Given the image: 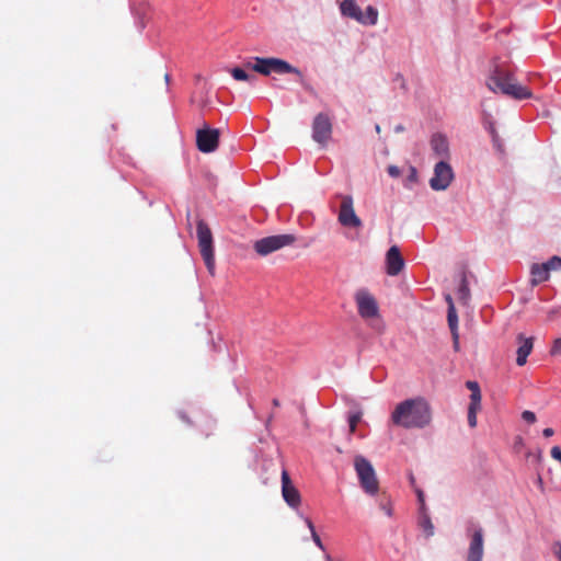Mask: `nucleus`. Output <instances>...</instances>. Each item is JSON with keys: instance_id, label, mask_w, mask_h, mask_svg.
I'll return each instance as SVG.
<instances>
[{"instance_id": "nucleus-1", "label": "nucleus", "mask_w": 561, "mask_h": 561, "mask_svg": "<svg viewBox=\"0 0 561 561\" xmlns=\"http://www.w3.org/2000/svg\"><path fill=\"white\" fill-rule=\"evenodd\" d=\"M390 419L403 428H424L432 422V408L422 397L407 399L396 405Z\"/></svg>"}, {"instance_id": "nucleus-2", "label": "nucleus", "mask_w": 561, "mask_h": 561, "mask_svg": "<svg viewBox=\"0 0 561 561\" xmlns=\"http://www.w3.org/2000/svg\"><path fill=\"white\" fill-rule=\"evenodd\" d=\"M486 85L491 91L495 93L500 92L514 100H525L533 96L531 91L527 87L518 83L514 72L503 65L494 67L488 78Z\"/></svg>"}, {"instance_id": "nucleus-3", "label": "nucleus", "mask_w": 561, "mask_h": 561, "mask_svg": "<svg viewBox=\"0 0 561 561\" xmlns=\"http://www.w3.org/2000/svg\"><path fill=\"white\" fill-rule=\"evenodd\" d=\"M252 60L253 61H251V60L245 61L244 67L247 69H251V70H253L260 75H263V76H270L272 72H275V73H280V75L282 73H295L298 77H302L301 71L298 68L291 66L286 60H283L279 58L253 57Z\"/></svg>"}, {"instance_id": "nucleus-4", "label": "nucleus", "mask_w": 561, "mask_h": 561, "mask_svg": "<svg viewBox=\"0 0 561 561\" xmlns=\"http://www.w3.org/2000/svg\"><path fill=\"white\" fill-rule=\"evenodd\" d=\"M354 469L356 471L359 485L368 495H376L379 492V481L371 462L362 455L354 458Z\"/></svg>"}, {"instance_id": "nucleus-5", "label": "nucleus", "mask_w": 561, "mask_h": 561, "mask_svg": "<svg viewBox=\"0 0 561 561\" xmlns=\"http://www.w3.org/2000/svg\"><path fill=\"white\" fill-rule=\"evenodd\" d=\"M197 241L201 255L205 262L208 272L215 274V254L213 233L208 225L199 219L196 225Z\"/></svg>"}, {"instance_id": "nucleus-6", "label": "nucleus", "mask_w": 561, "mask_h": 561, "mask_svg": "<svg viewBox=\"0 0 561 561\" xmlns=\"http://www.w3.org/2000/svg\"><path fill=\"white\" fill-rule=\"evenodd\" d=\"M296 237L290 233L276 234L262 238L256 240L253 244V249L261 256H266L277 250L294 244Z\"/></svg>"}, {"instance_id": "nucleus-7", "label": "nucleus", "mask_w": 561, "mask_h": 561, "mask_svg": "<svg viewBox=\"0 0 561 561\" xmlns=\"http://www.w3.org/2000/svg\"><path fill=\"white\" fill-rule=\"evenodd\" d=\"M354 299L357 306L358 314L365 319H374L379 317V306L371 293H369L365 288L358 289L355 295Z\"/></svg>"}, {"instance_id": "nucleus-8", "label": "nucleus", "mask_w": 561, "mask_h": 561, "mask_svg": "<svg viewBox=\"0 0 561 561\" xmlns=\"http://www.w3.org/2000/svg\"><path fill=\"white\" fill-rule=\"evenodd\" d=\"M339 222L346 228H359L363 222L356 215L354 209V202L351 195L341 196V205L337 215Z\"/></svg>"}, {"instance_id": "nucleus-9", "label": "nucleus", "mask_w": 561, "mask_h": 561, "mask_svg": "<svg viewBox=\"0 0 561 561\" xmlns=\"http://www.w3.org/2000/svg\"><path fill=\"white\" fill-rule=\"evenodd\" d=\"M332 122L328 114L319 113L312 122V139L321 145L327 146L332 136Z\"/></svg>"}, {"instance_id": "nucleus-10", "label": "nucleus", "mask_w": 561, "mask_h": 561, "mask_svg": "<svg viewBox=\"0 0 561 561\" xmlns=\"http://www.w3.org/2000/svg\"><path fill=\"white\" fill-rule=\"evenodd\" d=\"M453 179L454 172L451 167L442 160L434 168V175L430 181V185L434 191H444L450 185Z\"/></svg>"}, {"instance_id": "nucleus-11", "label": "nucleus", "mask_w": 561, "mask_h": 561, "mask_svg": "<svg viewBox=\"0 0 561 561\" xmlns=\"http://www.w3.org/2000/svg\"><path fill=\"white\" fill-rule=\"evenodd\" d=\"M219 145V130L205 127L196 133V146L204 153L214 152Z\"/></svg>"}, {"instance_id": "nucleus-12", "label": "nucleus", "mask_w": 561, "mask_h": 561, "mask_svg": "<svg viewBox=\"0 0 561 561\" xmlns=\"http://www.w3.org/2000/svg\"><path fill=\"white\" fill-rule=\"evenodd\" d=\"M282 494L284 501L293 508H297L301 503V496L296 486L293 485L289 474L286 470L282 472Z\"/></svg>"}, {"instance_id": "nucleus-13", "label": "nucleus", "mask_w": 561, "mask_h": 561, "mask_svg": "<svg viewBox=\"0 0 561 561\" xmlns=\"http://www.w3.org/2000/svg\"><path fill=\"white\" fill-rule=\"evenodd\" d=\"M387 274L397 276L404 267V260L397 245H392L386 254Z\"/></svg>"}, {"instance_id": "nucleus-14", "label": "nucleus", "mask_w": 561, "mask_h": 561, "mask_svg": "<svg viewBox=\"0 0 561 561\" xmlns=\"http://www.w3.org/2000/svg\"><path fill=\"white\" fill-rule=\"evenodd\" d=\"M483 558V530L473 531L467 553V561H482Z\"/></svg>"}, {"instance_id": "nucleus-15", "label": "nucleus", "mask_w": 561, "mask_h": 561, "mask_svg": "<svg viewBox=\"0 0 561 561\" xmlns=\"http://www.w3.org/2000/svg\"><path fill=\"white\" fill-rule=\"evenodd\" d=\"M518 341V348H517V357H516V364L518 366H524L527 362L528 355L531 353L534 347V339L533 337H525L523 334H519L517 336Z\"/></svg>"}, {"instance_id": "nucleus-16", "label": "nucleus", "mask_w": 561, "mask_h": 561, "mask_svg": "<svg viewBox=\"0 0 561 561\" xmlns=\"http://www.w3.org/2000/svg\"><path fill=\"white\" fill-rule=\"evenodd\" d=\"M341 13L345 16L352 18L356 20L357 22H363L365 20V16L363 14V11L357 5L355 0H344L341 5Z\"/></svg>"}, {"instance_id": "nucleus-17", "label": "nucleus", "mask_w": 561, "mask_h": 561, "mask_svg": "<svg viewBox=\"0 0 561 561\" xmlns=\"http://www.w3.org/2000/svg\"><path fill=\"white\" fill-rule=\"evenodd\" d=\"M431 147L438 158H447L449 154L448 140L440 134H436L432 137Z\"/></svg>"}, {"instance_id": "nucleus-18", "label": "nucleus", "mask_w": 561, "mask_h": 561, "mask_svg": "<svg viewBox=\"0 0 561 561\" xmlns=\"http://www.w3.org/2000/svg\"><path fill=\"white\" fill-rule=\"evenodd\" d=\"M531 273V284L538 285L549 279L550 272L548 271L545 263L542 264H534L530 270Z\"/></svg>"}, {"instance_id": "nucleus-19", "label": "nucleus", "mask_w": 561, "mask_h": 561, "mask_svg": "<svg viewBox=\"0 0 561 561\" xmlns=\"http://www.w3.org/2000/svg\"><path fill=\"white\" fill-rule=\"evenodd\" d=\"M467 388L471 391L470 403L481 404V390L477 381L469 380L466 382Z\"/></svg>"}, {"instance_id": "nucleus-20", "label": "nucleus", "mask_w": 561, "mask_h": 561, "mask_svg": "<svg viewBox=\"0 0 561 561\" xmlns=\"http://www.w3.org/2000/svg\"><path fill=\"white\" fill-rule=\"evenodd\" d=\"M447 321L451 332H458V316L454 304H450L447 312Z\"/></svg>"}, {"instance_id": "nucleus-21", "label": "nucleus", "mask_w": 561, "mask_h": 561, "mask_svg": "<svg viewBox=\"0 0 561 561\" xmlns=\"http://www.w3.org/2000/svg\"><path fill=\"white\" fill-rule=\"evenodd\" d=\"M363 14L365 16L363 24L375 25L377 23L378 11L376 8L368 5Z\"/></svg>"}, {"instance_id": "nucleus-22", "label": "nucleus", "mask_w": 561, "mask_h": 561, "mask_svg": "<svg viewBox=\"0 0 561 561\" xmlns=\"http://www.w3.org/2000/svg\"><path fill=\"white\" fill-rule=\"evenodd\" d=\"M230 73L237 81H251L255 79L254 76L249 75L244 69L239 67L231 69Z\"/></svg>"}, {"instance_id": "nucleus-23", "label": "nucleus", "mask_w": 561, "mask_h": 561, "mask_svg": "<svg viewBox=\"0 0 561 561\" xmlns=\"http://www.w3.org/2000/svg\"><path fill=\"white\" fill-rule=\"evenodd\" d=\"M481 410V404L469 403L468 407V424L470 427L477 426V413Z\"/></svg>"}, {"instance_id": "nucleus-24", "label": "nucleus", "mask_w": 561, "mask_h": 561, "mask_svg": "<svg viewBox=\"0 0 561 561\" xmlns=\"http://www.w3.org/2000/svg\"><path fill=\"white\" fill-rule=\"evenodd\" d=\"M305 523L307 525V527L309 528L310 533H311V538L313 540V542L321 549V550H324V546L321 541V538L319 537V535L317 534L316 529H314V525L312 523V520L308 517L305 518Z\"/></svg>"}, {"instance_id": "nucleus-25", "label": "nucleus", "mask_w": 561, "mask_h": 561, "mask_svg": "<svg viewBox=\"0 0 561 561\" xmlns=\"http://www.w3.org/2000/svg\"><path fill=\"white\" fill-rule=\"evenodd\" d=\"M360 420H362V413L360 412L352 413L348 416V431H350V434H354L356 432L357 424L360 422Z\"/></svg>"}, {"instance_id": "nucleus-26", "label": "nucleus", "mask_w": 561, "mask_h": 561, "mask_svg": "<svg viewBox=\"0 0 561 561\" xmlns=\"http://www.w3.org/2000/svg\"><path fill=\"white\" fill-rule=\"evenodd\" d=\"M420 526L423 528L424 533L427 537H431L434 535V526L431 522V518L428 516H423L420 520Z\"/></svg>"}, {"instance_id": "nucleus-27", "label": "nucleus", "mask_w": 561, "mask_h": 561, "mask_svg": "<svg viewBox=\"0 0 561 561\" xmlns=\"http://www.w3.org/2000/svg\"><path fill=\"white\" fill-rule=\"evenodd\" d=\"M545 265L547 266L548 271H559L561 270V257L560 256H552L547 262H545Z\"/></svg>"}, {"instance_id": "nucleus-28", "label": "nucleus", "mask_w": 561, "mask_h": 561, "mask_svg": "<svg viewBox=\"0 0 561 561\" xmlns=\"http://www.w3.org/2000/svg\"><path fill=\"white\" fill-rule=\"evenodd\" d=\"M490 133L492 135V140H493V145L494 147L499 150V151H503V145L500 140V137L495 130V128L493 126L490 127Z\"/></svg>"}, {"instance_id": "nucleus-29", "label": "nucleus", "mask_w": 561, "mask_h": 561, "mask_svg": "<svg viewBox=\"0 0 561 561\" xmlns=\"http://www.w3.org/2000/svg\"><path fill=\"white\" fill-rule=\"evenodd\" d=\"M522 419L529 424H534L537 421L536 414L528 410L522 413Z\"/></svg>"}, {"instance_id": "nucleus-30", "label": "nucleus", "mask_w": 561, "mask_h": 561, "mask_svg": "<svg viewBox=\"0 0 561 561\" xmlns=\"http://www.w3.org/2000/svg\"><path fill=\"white\" fill-rule=\"evenodd\" d=\"M550 354L553 356L561 355V337L554 340Z\"/></svg>"}, {"instance_id": "nucleus-31", "label": "nucleus", "mask_w": 561, "mask_h": 561, "mask_svg": "<svg viewBox=\"0 0 561 561\" xmlns=\"http://www.w3.org/2000/svg\"><path fill=\"white\" fill-rule=\"evenodd\" d=\"M551 457L561 462V449L558 446L551 448Z\"/></svg>"}, {"instance_id": "nucleus-32", "label": "nucleus", "mask_w": 561, "mask_h": 561, "mask_svg": "<svg viewBox=\"0 0 561 561\" xmlns=\"http://www.w3.org/2000/svg\"><path fill=\"white\" fill-rule=\"evenodd\" d=\"M387 171L392 178H398L400 175V169L397 165H389Z\"/></svg>"}, {"instance_id": "nucleus-33", "label": "nucleus", "mask_w": 561, "mask_h": 561, "mask_svg": "<svg viewBox=\"0 0 561 561\" xmlns=\"http://www.w3.org/2000/svg\"><path fill=\"white\" fill-rule=\"evenodd\" d=\"M553 553L557 557L558 561H561V542L557 541L553 543Z\"/></svg>"}, {"instance_id": "nucleus-34", "label": "nucleus", "mask_w": 561, "mask_h": 561, "mask_svg": "<svg viewBox=\"0 0 561 561\" xmlns=\"http://www.w3.org/2000/svg\"><path fill=\"white\" fill-rule=\"evenodd\" d=\"M451 334H453V340H454V348L456 351H458L459 350V334H458V332H451Z\"/></svg>"}, {"instance_id": "nucleus-35", "label": "nucleus", "mask_w": 561, "mask_h": 561, "mask_svg": "<svg viewBox=\"0 0 561 561\" xmlns=\"http://www.w3.org/2000/svg\"><path fill=\"white\" fill-rule=\"evenodd\" d=\"M542 434H543L545 437L548 438V437H551L554 434V431L551 427H547V428L543 430Z\"/></svg>"}, {"instance_id": "nucleus-36", "label": "nucleus", "mask_w": 561, "mask_h": 561, "mask_svg": "<svg viewBox=\"0 0 561 561\" xmlns=\"http://www.w3.org/2000/svg\"><path fill=\"white\" fill-rule=\"evenodd\" d=\"M410 172H411V173H410V175H409V180H410V181H415V180H416V169H415V168H413V167H411V168H410Z\"/></svg>"}, {"instance_id": "nucleus-37", "label": "nucleus", "mask_w": 561, "mask_h": 561, "mask_svg": "<svg viewBox=\"0 0 561 561\" xmlns=\"http://www.w3.org/2000/svg\"><path fill=\"white\" fill-rule=\"evenodd\" d=\"M179 416L183 422L191 424V421L188 420L187 415L184 412H180Z\"/></svg>"}, {"instance_id": "nucleus-38", "label": "nucleus", "mask_w": 561, "mask_h": 561, "mask_svg": "<svg viewBox=\"0 0 561 561\" xmlns=\"http://www.w3.org/2000/svg\"><path fill=\"white\" fill-rule=\"evenodd\" d=\"M416 494H417L419 501L421 503H423L424 502V494H423V492L421 490H416Z\"/></svg>"}, {"instance_id": "nucleus-39", "label": "nucleus", "mask_w": 561, "mask_h": 561, "mask_svg": "<svg viewBox=\"0 0 561 561\" xmlns=\"http://www.w3.org/2000/svg\"><path fill=\"white\" fill-rule=\"evenodd\" d=\"M460 291H461V294H462L463 296H465V295H467L468 288H467V286H466L465 282L462 283V285H461V287H460Z\"/></svg>"}, {"instance_id": "nucleus-40", "label": "nucleus", "mask_w": 561, "mask_h": 561, "mask_svg": "<svg viewBox=\"0 0 561 561\" xmlns=\"http://www.w3.org/2000/svg\"><path fill=\"white\" fill-rule=\"evenodd\" d=\"M403 130H404V127H403L402 125H397V126L394 127V131H396V133H401V131H403Z\"/></svg>"}, {"instance_id": "nucleus-41", "label": "nucleus", "mask_w": 561, "mask_h": 561, "mask_svg": "<svg viewBox=\"0 0 561 561\" xmlns=\"http://www.w3.org/2000/svg\"><path fill=\"white\" fill-rule=\"evenodd\" d=\"M446 300L448 302V307L450 306V304H454L453 298L449 295L446 297Z\"/></svg>"}, {"instance_id": "nucleus-42", "label": "nucleus", "mask_w": 561, "mask_h": 561, "mask_svg": "<svg viewBox=\"0 0 561 561\" xmlns=\"http://www.w3.org/2000/svg\"><path fill=\"white\" fill-rule=\"evenodd\" d=\"M273 404H274L275 407H278V405H279L278 400H277V399H274V400H273Z\"/></svg>"}, {"instance_id": "nucleus-43", "label": "nucleus", "mask_w": 561, "mask_h": 561, "mask_svg": "<svg viewBox=\"0 0 561 561\" xmlns=\"http://www.w3.org/2000/svg\"><path fill=\"white\" fill-rule=\"evenodd\" d=\"M305 88H306L309 92H311V93L313 92V89H312V88H310L309 85H305Z\"/></svg>"}, {"instance_id": "nucleus-44", "label": "nucleus", "mask_w": 561, "mask_h": 561, "mask_svg": "<svg viewBox=\"0 0 561 561\" xmlns=\"http://www.w3.org/2000/svg\"><path fill=\"white\" fill-rule=\"evenodd\" d=\"M376 131L379 134L380 133V126L379 125H376L375 127Z\"/></svg>"}, {"instance_id": "nucleus-45", "label": "nucleus", "mask_w": 561, "mask_h": 561, "mask_svg": "<svg viewBox=\"0 0 561 561\" xmlns=\"http://www.w3.org/2000/svg\"><path fill=\"white\" fill-rule=\"evenodd\" d=\"M325 561H332V559L329 554L325 556Z\"/></svg>"}, {"instance_id": "nucleus-46", "label": "nucleus", "mask_w": 561, "mask_h": 561, "mask_svg": "<svg viewBox=\"0 0 561 561\" xmlns=\"http://www.w3.org/2000/svg\"><path fill=\"white\" fill-rule=\"evenodd\" d=\"M164 78H165V81H167V82H168V81H169V79H170V77H169V75H168V73L164 76Z\"/></svg>"}, {"instance_id": "nucleus-47", "label": "nucleus", "mask_w": 561, "mask_h": 561, "mask_svg": "<svg viewBox=\"0 0 561 561\" xmlns=\"http://www.w3.org/2000/svg\"><path fill=\"white\" fill-rule=\"evenodd\" d=\"M410 480L412 483L414 482V477L412 474L410 476Z\"/></svg>"}, {"instance_id": "nucleus-48", "label": "nucleus", "mask_w": 561, "mask_h": 561, "mask_svg": "<svg viewBox=\"0 0 561 561\" xmlns=\"http://www.w3.org/2000/svg\"><path fill=\"white\" fill-rule=\"evenodd\" d=\"M386 513L390 516L391 515V510H386Z\"/></svg>"}]
</instances>
